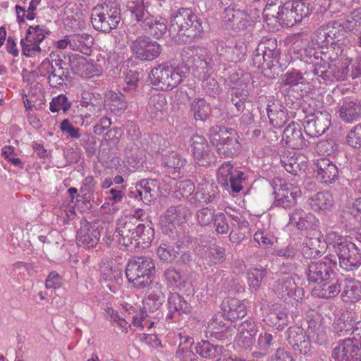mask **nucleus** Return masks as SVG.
<instances>
[{"label": "nucleus", "mask_w": 361, "mask_h": 361, "mask_svg": "<svg viewBox=\"0 0 361 361\" xmlns=\"http://www.w3.org/2000/svg\"><path fill=\"white\" fill-rule=\"evenodd\" d=\"M282 142L285 146L294 149H302L310 145V141L302 133L300 126L293 121L284 129Z\"/></svg>", "instance_id": "412c9836"}, {"label": "nucleus", "mask_w": 361, "mask_h": 361, "mask_svg": "<svg viewBox=\"0 0 361 361\" xmlns=\"http://www.w3.org/2000/svg\"><path fill=\"white\" fill-rule=\"evenodd\" d=\"M223 22L226 28L236 33L245 31L252 25L247 12L236 7L224 8Z\"/></svg>", "instance_id": "2eb2a0df"}, {"label": "nucleus", "mask_w": 361, "mask_h": 361, "mask_svg": "<svg viewBox=\"0 0 361 361\" xmlns=\"http://www.w3.org/2000/svg\"><path fill=\"white\" fill-rule=\"evenodd\" d=\"M71 70L73 73L82 78L99 76L102 72L100 65L82 56L74 58L71 61Z\"/></svg>", "instance_id": "393cba45"}, {"label": "nucleus", "mask_w": 361, "mask_h": 361, "mask_svg": "<svg viewBox=\"0 0 361 361\" xmlns=\"http://www.w3.org/2000/svg\"><path fill=\"white\" fill-rule=\"evenodd\" d=\"M221 308L224 314L231 321L243 318L247 314L245 304L234 298L224 300L221 304Z\"/></svg>", "instance_id": "e433bc0d"}, {"label": "nucleus", "mask_w": 361, "mask_h": 361, "mask_svg": "<svg viewBox=\"0 0 361 361\" xmlns=\"http://www.w3.org/2000/svg\"><path fill=\"white\" fill-rule=\"evenodd\" d=\"M179 235L178 229H171L168 233L169 241L162 243L157 248V253L161 261L167 263H173L174 257H176L175 252L176 245L173 244V238H177Z\"/></svg>", "instance_id": "ea45409f"}, {"label": "nucleus", "mask_w": 361, "mask_h": 361, "mask_svg": "<svg viewBox=\"0 0 361 361\" xmlns=\"http://www.w3.org/2000/svg\"><path fill=\"white\" fill-rule=\"evenodd\" d=\"M49 34V30L43 25L30 26L25 35V38L28 42H35L39 44Z\"/></svg>", "instance_id": "69168bd1"}, {"label": "nucleus", "mask_w": 361, "mask_h": 361, "mask_svg": "<svg viewBox=\"0 0 361 361\" xmlns=\"http://www.w3.org/2000/svg\"><path fill=\"white\" fill-rule=\"evenodd\" d=\"M267 275L265 269H252L247 272V283L251 289L257 290Z\"/></svg>", "instance_id": "338daca9"}, {"label": "nucleus", "mask_w": 361, "mask_h": 361, "mask_svg": "<svg viewBox=\"0 0 361 361\" xmlns=\"http://www.w3.org/2000/svg\"><path fill=\"white\" fill-rule=\"evenodd\" d=\"M293 2L294 3V19H295L296 23L298 24L300 23L302 20L309 18L310 14L312 13L313 6L310 3L306 1L293 0Z\"/></svg>", "instance_id": "052dcab7"}, {"label": "nucleus", "mask_w": 361, "mask_h": 361, "mask_svg": "<svg viewBox=\"0 0 361 361\" xmlns=\"http://www.w3.org/2000/svg\"><path fill=\"white\" fill-rule=\"evenodd\" d=\"M149 5L145 0H137V29L141 28L150 35L159 39L164 36L167 30L166 20H159L148 12L147 8Z\"/></svg>", "instance_id": "423d86ee"}, {"label": "nucleus", "mask_w": 361, "mask_h": 361, "mask_svg": "<svg viewBox=\"0 0 361 361\" xmlns=\"http://www.w3.org/2000/svg\"><path fill=\"white\" fill-rule=\"evenodd\" d=\"M181 56L187 65L192 69L196 78L204 77L212 68V60L209 50L202 47L190 46L184 48Z\"/></svg>", "instance_id": "39448f33"}, {"label": "nucleus", "mask_w": 361, "mask_h": 361, "mask_svg": "<svg viewBox=\"0 0 361 361\" xmlns=\"http://www.w3.org/2000/svg\"><path fill=\"white\" fill-rule=\"evenodd\" d=\"M246 51L247 47L243 42H235L227 47L224 59L228 61L237 62L242 59Z\"/></svg>", "instance_id": "0e129e2a"}, {"label": "nucleus", "mask_w": 361, "mask_h": 361, "mask_svg": "<svg viewBox=\"0 0 361 361\" xmlns=\"http://www.w3.org/2000/svg\"><path fill=\"white\" fill-rule=\"evenodd\" d=\"M350 61L347 59H342L338 58L334 51L331 53V59L328 60L324 68L319 70L317 76L322 78L324 80L343 81L347 79L349 74Z\"/></svg>", "instance_id": "9b49d317"}, {"label": "nucleus", "mask_w": 361, "mask_h": 361, "mask_svg": "<svg viewBox=\"0 0 361 361\" xmlns=\"http://www.w3.org/2000/svg\"><path fill=\"white\" fill-rule=\"evenodd\" d=\"M224 314H215L208 326L211 336L222 342H228L231 340L235 328L232 326L231 320L225 318Z\"/></svg>", "instance_id": "f3484780"}, {"label": "nucleus", "mask_w": 361, "mask_h": 361, "mask_svg": "<svg viewBox=\"0 0 361 361\" xmlns=\"http://www.w3.org/2000/svg\"><path fill=\"white\" fill-rule=\"evenodd\" d=\"M169 32L178 44H190L202 37L201 19L190 8H180L170 16Z\"/></svg>", "instance_id": "f257e3e1"}, {"label": "nucleus", "mask_w": 361, "mask_h": 361, "mask_svg": "<svg viewBox=\"0 0 361 361\" xmlns=\"http://www.w3.org/2000/svg\"><path fill=\"white\" fill-rule=\"evenodd\" d=\"M229 85L231 86V94L236 95L241 98H248L250 92L252 88V76L248 73H233L229 77Z\"/></svg>", "instance_id": "b1692460"}, {"label": "nucleus", "mask_w": 361, "mask_h": 361, "mask_svg": "<svg viewBox=\"0 0 361 361\" xmlns=\"http://www.w3.org/2000/svg\"><path fill=\"white\" fill-rule=\"evenodd\" d=\"M103 102L104 105L116 115H121L127 106L124 96L120 92L113 91H108L106 93Z\"/></svg>", "instance_id": "49530a36"}, {"label": "nucleus", "mask_w": 361, "mask_h": 361, "mask_svg": "<svg viewBox=\"0 0 361 361\" xmlns=\"http://www.w3.org/2000/svg\"><path fill=\"white\" fill-rule=\"evenodd\" d=\"M336 262L331 260H314L310 262L305 269L307 281L311 283L320 284L333 277Z\"/></svg>", "instance_id": "f8f14e48"}, {"label": "nucleus", "mask_w": 361, "mask_h": 361, "mask_svg": "<svg viewBox=\"0 0 361 361\" xmlns=\"http://www.w3.org/2000/svg\"><path fill=\"white\" fill-rule=\"evenodd\" d=\"M154 236V231L150 221L137 226V247L145 249L150 246Z\"/></svg>", "instance_id": "5fc2aeb1"}, {"label": "nucleus", "mask_w": 361, "mask_h": 361, "mask_svg": "<svg viewBox=\"0 0 361 361\" xmlns=\"http://www.w3.org/2000/svg\"><path fill=\"white\" fill-rule=\"evenodd\" d=\"M279 345L276 332L264 331L259 334L254 347L257 349L266 350L269 354Z\"/></svg>", "instance_id": "6e6d98bb"}, {"label": "nucleus", "mask_w": 361, "mask_h": 361, "mask_svg": "<svg viewBox=\"0 0 361 361\" xmlns=\"http://www.w3.org/2000/svg\"><path fill=\"white\" fill-rule=\"evenodd\" d=\"M186 164V160L176 152H168L163 157L162 166L166 172L172 176L173 179L180 177V169Z\"/></svg>", "instance_id": "473e14b6"}, {"label": "nucleus", "mask_w": 361, "mask_h": 361, "mask_svg": "<svg viewBox=\"0 0 361 361\" xmlns=\"http://www.w3.org/2000/svg\"><path fill=\"white\" fill-rule=\"evenodd\" d=\"M280 161L285 170L293 176L305 173L307 168V157L293 151L283 152L280 155Z\"/></svg>", "instance_id": "6ab92c4d"}, {"label": "nucleus", "mask_w": 361, "mask_h": 361, "mask_svg": "<svg viewBox=\"0 0 361 361\" xmlns=\"http://www.w3.org/2000/svg\"><path fill=\"white\" fill-rule=\"evenodd\" d=\"M149 78L152 84L165 91L172 90L182 81L179 72L168 64H160L153 68Z\"/></svg>", "instance_id": "1a4fd4ad"}, {"label": "nucleus", "mask_w": 361, "mask_h": 361, "mask_svg": "<svg viewBox=\"0 0 361 361\" xmlns=\"http://www.w3.org/2000/svg\"><path fill=\"white\" fill-rule=\"evenodd\" d=\"M339 116L345 123H353L361 118V102L357 99H345L339 109Z\"/></svg>", "instance_id": "f704fd0d"}, {"label": "nucleus", "mask_w": 361, "mask_h": 361, "mask_svg": "<svg viewBox=\"0 0 361 361\" xmlns=\"http://www.w3.org/2000/svg\"><path fill=\"white\" fill-rule=\"evenodd\" d=\"M163 276L164 281L169 286L179 288L182 286L183 279L181 273L173 267L166 269Z\"/></svg>", "instance_id": "774afa93"}, {"label": "nucleus", "mask_w": 361, "mask_h": 361, "mask_svg": "<svg viewBox=\"0 0 361 361\" xmlns=\"http://www.w3.org/2000/svg\"><path fill=\"white\" fill-rule=\"evenodd\" d=\"M356 337L341 340L332 352L335 361H360L361 352Z\"/></svg>", "instance_id": "dca6fc26"}, {"label": "nucleus", "mask_w": 361, "mask_h": 361, "mask_svg": "<svg viewBox=\"0 0 361 361\" xmlns=\"http://www.w3.org/2000/svg\"><path fill=\"white\" fill-rule=\"evenodd\" d=\"M209 132L210 142L221 158H232L240 152L241 145L234 129L214 126Z\"/></svg>", "instance_id": "7ed1b4c3"}, {"label": "nucleus", "mask_w": 361, "mask_h": 361, "mask_svg": "<svg viewBox=\"0 0 361 361\" xmlns=\"http://www.w3.org/2000/svg\"><path fill=\"white\" fill-rule=\"evenodd\" d=\"M286 338L288 344L294 352L303 356L306 360L313 356L314 347L311 344V340L319 345L326 341V336L319 328L312 329L308 327L307 331L299 326H291L286 331Z\"/></svg>", "instance_id": "f03ea898"}, {"label": "nucleus", "mask_w": 361, "mask_h": 361, "mask_svg": "<svg viewBox=\"0 0 361 361\" xmlns=\"http://www.w3.org/2000/svg\"><path fill=\"white\" fill-rule=\"evenodd\" d=\"M267 111L270 124L275 128H281L289 119L287 109L279 103L269 102Z\"/></svg>", "instance_id": "4c0bfd02"}, {"label": "nucleus", "mask_w": 361, "mask_h": 361, "mask_svg": "<svg viewBox=\"0 0 361 361\" xmlns=\"http://www.w3.org/2000/svg\"><path fill=\"white\" fill-rule=\"evenodd\" d=\"M324 243L319 238H306L302 244V253L305 258H315L324 252Z\"/></svg>", "instance_id": "3c124183"}, {"label": "nucleus", "mask_w": 361, "mask_h": 361, "mask_svg": "<svg viewBox=\"0 0 361 361\" xmlns=\"http://www.w3.org/2000/svg\"><path fill=\"white\" fill-rule=\"evenodd\" d=\"M163 296L157 295L154 294L149 293L147 298L142 301V307L140 309V317L139 323H137V326H140L142 329L145 328V326H148L149 328L153 327L154 325V322H151L147 319V312H154L158 310L159 307L162 305Z\"/></svg>", "instance_id": "a878e982"}, {"label": "nucleus", "mask_w": 361, "mask_h": 361, "mask_svg": "<svg viewBox=\"0 0 361 361\" xmlns=\"http://www.w3.org/2000/svg\"><path fill=\"white\" fill-rule=\"evenodd\" d=\"M155 266L150 257L137 256V276L153 277Z\"/></svg>", "instance_id": "680f3d73"}, {"label": "nucleus", "mask_w": 361, "mask_h": 361, "mask_svg": "<svg viewBox=\"0 0 361 361\" xmlns=\"http://www.w3.org/2000/svg\"><path fill=\"white\" fill-rule=\"evenodd\" d=\"M120 20V8L116 1L106 0L92 9L91 23L98 31L109 32L117 27Z\"/></svg>", "instance_id": "20e7f679"}, {"label": "nucleus", "mask_w": 361, "mask_h": 361, "mask_svg": "<svg viewBox=\"0 0 361 361\" xmlns=\"http://www.w3.org/2000/svg\"><path fill=\"white\" fill-rule=\"evenodd\" d=\"M97 97L99 98H97L94 94L87 91L82 92L80 105L87 111L85 115V118H89L92 116H99L102 112L104 106L103 99L99 94Z\"/></svg>", "instance_id": "c9c22d12"}, {"label": "nucleus", "mask_w": 361, "mask_h": 361, "mask_svg": "<svg viewBox=\"0 0 361 361\" xmlns=\"http://www.w3.org/2000/svg\"><path fill=\"white\" fill-rule=\"evenodd\" d=\"M217 179L219 184L233 192H239L243 189L242 181L245 180V173L234 170L231 161H226L218 169Z\"/></svg>", "instance_id": "ddd939ff"}, {"label": "nucleus", "mask_w": 361, "mask_h": 361, "mask_svg": "<svg viewBox=\"0 0 361 361\" xmlns=\"http://www.w3.org/2000/svg\"><path fill=\"white\" fill-rule=\"evenodd\" d=\"M314 170L317 178L324 184L334 183L338 178V169L336 165L326 158L317 159L314 163Z\"/></svg>", "instance_id": "5701e85b"}, {"label": "nucleus", "mask_w": 361, "mask_h": 361, "mask_svg": "<svg viewBox=\"0 0 361 361\" xmlns=\"http://www.w3.org/2000/svg\"><path fill=\"white\" fill-rule=\"evenodd\" d=\"M339 221L343 228L347 231H351L360 227L357 214L349 204L341 211Z\"/></svg>", "instance_id": "864d4df0"}, {"label": "nucleus", "mask_w": 361, "mask_h": 361, "mask_svg": "<svg viewBox=\"0 0 361 361\" xmlns=\"http://www.w3.org/2000/svg\"><path fill=\"white\" fill-rule=\"evenodd\" d=\"M168 309L166 318L176 321L181 314L190 313L192 306L179 294L171 293L168 298Z\"/></svg>", "instance_id": "c756f323"}, {"label": "nucleus", "mask_w": 361, "mask_h": 361, "mask_svg": "<svg viewBox=\"0 0 361 361\" xmlns=\"http://www.w3.org/2000/svg\"><path fill=\"white\" fill-rule=\"evenodd\" d=\"M190 237L182 228H179V235L173 238V244L176 245L173 263L178 265H189L192 262V253L188 250Z\"/></svg>", "instance_id": "4be33fe9"}, {"label": "nucleus", "mask_w": 361, "mask_h": 361, "mask_svg": "<svg viewBox=\"0 0 361 361\" xmlns=\"http://www.w3.org/2000/svg\"><path fill=\"white\" fill-rule=\"evenodd\" d=\"M99 238V231L97 228H90L87 224L82 226L77 234L78 244L87 248L95 246Z\"/></svg>", "instance_id": "c03bdc74"}, {"label": "nucleus", "mask_w": 361, "mask_h": 361, "mask_svg": "<svg viewBox=\"0 0 361 361\" xmlns=\"http://www.w3.org/2000/svg\"><path fill=\"white\" fill-rule=\"evenodd\" d=\"M190 111L196 121H206L210 114L211 107L203 98H195L190 104Z\"/></svg>", "instance_id": "13d9d810"}, {"label": "nucleus", "mask_w": 361, "mask_h": 361, "mask_svg": "<svg viewBox=\"0 0 361 361\" xmlns=\"http://www.w3.org/2000/svg\"><path fill=\"white\" fill-rule=\"evenodd\" d=\"M252 63L255 67L260 69L264 75L268 77H274V75H278L280 71L279 59H272L271 56H266L264 54L257 53L255 51V54L252 57Z\"/></svg>", "instance_id": "2f4dec72"}, {"label": "nucleus", "mask_w": 361, "mask_h": 361, "mask_svg": "<svg viewBox=\"0 0 361 361\" xmlns=\"http://www.w3.org/2000/svg\"><path fill=\"white\" fill-rule=\"evenodd\" d=\"M196 353L204 358L213 359L219 357L226 350L222 345H213L208 341L199 342L195 347Z\"/></svg>", "instance_id": "09e8293b"}, {"label": "nucleus", "mask_w": 361, "mask_h": 361, "mask_svg": "<svg viewBox=\"0 0 361 361\" xmlns=\"http://www.w3.org/2000/svg\"><path fill=\"white\" fill-rule=\"evenodd\" d=\"M318 220L311 213H305L302 209H295L289 215L288 225L293 226L299 230H308L317 226Z\"/></svg>", "instance_id": "72a5a7b5"}, {"label": "nucleus", "mask_w": 361, "mask_h": 361, "mask_svg": "<svg viewBox=\"0 0 361 361\" xmlns=\"http://www.w3.org/2000/svg\"><path fill=\"white\" fill-rule=\"evenodd\" d=\"M306 114L304 118V130L310 137H318L323 135L331 125V115L326 111L314 110L308 111L302 106Z\"/></svg>", "instance_id": "6e6552de"}, {"label": "nucleus", "mask_w": 361, "mask_h": 361, "mask_svg": "<svg viewBox=\"0 0 361 361\" xmlns=\"http://www.w3.org/2000/svg\"><path fill=\"white\" fill-rule=\"evenodd\" d=\"M341 298L345 302H358L361 299V283L360 281L354 279H346Z\"/></svg>", "instance_id": "603ef678"}, {"label": "nucleus", "mask_w": 361, "mask_h": 361, "mask_svg": "<svg viewBox=\"0 0 361 361\" xmlns=\"http://www.w3.org/2000/svg\"><path fill=\"white\" fill-rule=\"evenodd\" d=\"M166 104V99L164 94H156L152 95L149 98L146 109L149 118L156 121L161 120L163 116V110Z\"/></svg>", "instance_id": "de8ad7c7"}, {"label": "nucleus", "mask_w": 361, "mask_h": 361, "mask_svg": "<svg viewBox=\"0 0 361 361\" xmlns=\"http://www.w3.org/2000/svg\"><path fill=\"white\" fill-rule=\"evenodd\" d=\"M226 260L225 249L219 245H213L207 247L204 261L207 264H220Z\"/></svg>", "instance_id": "bf43d9fd"}, {"label": "nucleus", "mask_w": 361, "mask_h": 361, "mask_svg": "<svg viewBox=\"0 0 361 361\" xmlns=\"http://www.w3.org/2000/svg\"><path fill=\"white\" fill-rule=\"evenodd\" d=\"M203 75L204 77H197L199 80L202 81V87L203 90L210 97L216 98L221 92L218 82L215 78L211 77L208 72Z\"/></svg>", "instance_id": "e2e57ef3"}, {"label": "nucleus", "mask_w": 361, "mask_h": 361, "mask_svg": "<svg viewBox=\"0 0 361 361\" xmlns=\"http://www.w3.org/2000/svg\"><path fill=\"white\" fill-rule=\"evenodd\" d=\"M217 192L218 188L216 185L204 179L202 183L198 184L197 191L192 197L193 202H191L195 206L207 204L214 201Z\"/></svg>", "instance_id": "bb28decb"}, {"label": "nucleus", "mask_w": 361, "mask_h": 361, "mask_svg": "<svg viewBox=\"0 0 361 361\" xmlns=\"http://www.w3.org/2000/svg\"><path fill=\"white\" fill-rule=\"evenodd\" d=\"M190 209L185 205L179 204L170 207L164 213V217L169 224V229H177L174 226L173 221H186L191 216Z\"/></svg>", "instance_id": "79ce46f5"}, {"label": "nucleus", "mask_w": 361, "mask_h": 361, "mask_svg": "<svg viewBox=\"0 0 361 361\" xmlns=\"http://www.w3.org/2000/svg\"><path fill=\"white\" fill-rule=\"evenodd\" d=\"M70 48L85 54H89L93 44V38L91 35L83 34L71 35Z\"/></svg>", "instance_id": "8fccbe9b"}, {"label": "nucleus", "mask_w": 361, "mask_h": 361, "mask_svg": "<svg viewBox=\"0 0 361 361\" xmlns=\"http://www.w3.org/2000/svg\"><path fill=\"white\" fill-rule=\"evenodd\" d=\"M39 71L42 73L46 71L49 74L48 81L51 87L59 88L63 85L65 72L59 61H56L53 64L49 60H44L40 65Z\"/></svg>", "instance_id": "7c9ffc66"}, {"label": "nucleus", "mask_w": 361, "mask_h": 361, "mask_svg": "<svg viewBox=\"0 0 361 361\" xmlns=\"http://www.w3.org/2000/svg\"><path fill=\"white\" fill-rule=\"evenodd\" d=\"M330 59L331 53L329 51H317L312 47H308L304 50L303 60L307 63H312L314 66L312 73L314 75L318 74L319 70L324 68L322 66H324Z\"/></svg>", "instance_id": "58836bf2"}, {"label": "nucleus", "mask_w": 361, "mask_h": 361, "mask_svg": "<svg viewBox=\"0 0 361 361\" xmlns=\"http://www.w3.org/2000/svg\"><path fill=\"white\" fill-rule=\"evenodd\" d=\"M310 209L316 212L330 210L334 204L332 194L329 191L319 192L308 199Z\"/></svg>", "instance_id": "a19ab883"}, {"label": "nucleus", "mask_w": 361, "mask_h": 361, "mask_svg": "<svg viewBox=\"0 0 361 361\" xmlns=\"http://www.w3.org/2000/svg\"><path fill=\"white\" fill-rule=\"evenodd\" d=\"M336 272L334 276H330L319 285V288L314 290L315 294L321 298H333L341 291V283L336 278Z\"/></svg>", "instance_id": "37998d69"}, {"label": "nucleus", "mask_w": 361, "mask_h": 361, "mask_svg": "<svg viewBox=\"0 0 361 361\" xmlns=\"http://www.w3.org/2000/svg\"><path fill=\"white\" fill-rule=\"evenodd\" d=\"M334 247L341 268L346 271H354L361 266V250L355 244L341 239L335 243Z\"/></svg>", "instance_id": "0eeeda50"}, {"label": "nucleus", "mask_w": 361, "mask_h": 361, "mask_svg": "<svg viewBox=\"0 0 361 361\" xmlns=\"http://www.w3.org/2000/svg\"><path fill=\"white\" fill-rule=\"evenodd\" d=\"M276 206L290 208L296 204L297 198L301 195L300 188L293 183H284L280 188L274 189Z\"/></svg>", "instance_id": "aec40b11"}, {"label": "nucleus", "mask_w": 361, "mask_h": 361, "mask_svg": "<svg viewBox=\"0 0 361 361\" xmlns=\"http://www.w3.org/2000/svg\"><path fill=\"white\" fill-rule=\"evenodd\" d=\"M293 5V0H268L264 11L282 27H290L297 24L294 19Z\"/></svg>", "instance_id": "9d476101"}, {"label": "nucleus", "mask_w": 361, "mask_h": 361, "mask_svg": "<svg viewBox=\"0 0 361 361\" xmlns=\"http://www.w3.org/2000/svg\"><path fill=\"white\" fill-rule=\"evenodd\" d=\"M267 324L279 331L283 330L289 324L288 312L284 310H273L265 319Z\"/></svg>", "instance_id": "4d7b16f0"}, {"label": "nucleus", "mask_w": 361, "mask_h": 361, "mask_svg": "<svg viewBox=\"0 0 361 361\" xmlns=\"http://www.w3.org/2000/svg\"><path fill=\"white\" fill-rule=\"evenodd\" d=\"M160 54V46L149 37H140L137 39V59L141 61H152Z\"/></svg>", "instance_id": "c85d7f7f"}, {"label": "nucleus", "mask_w": 361, "mask_h": 361, "mask_svg": "<svg viewBox=\"0 0 361 361\" xmlns=\"http://www.w3.org/2000/svg\"><path fill=\"white\" fill-rule=\"evenodd\" d=\"M191 147L194 160L197 165L208 167L216 163L217 159L203 136H192Z\"/></svg>", "instance_id": "4468645a"}, {"label": "nucleus", "mask_w": 361, "mask_h": 361, "mask_svg": "<svg viewBox=\"0 0 361 361\" xmlns=\"http://www.w3.org/2000/svg\"><path fill=\"white\" fill-rule=\"evenodd\" d=\"M356 312L353 310L343 311L334 324V331L338 336L348 334L353 329Z\"/></svg>", "instance_id": "a18cd8bd"}, {"label": "nucleus", "mask_w": 361, "mask_h": 361, "mask_svg": "<svg viewBox=\"0 0 361 361\" xmlns=\"http://www.w3.org/2000/svg\"><path fill=\"white\" fill-rule=\"evenodd\" d=\"M258 326L251 318L241 322L237 329V344L245 350H252L256 343Z\"/></svg>", "instance_id": "a211bd4d"}, {"label": "nucleus", "mask_w": 361, "mask_h": 361, "mask_svg": "<svg viewBox=\"0 0 361 361\" xmlns=\"http://www.w3.org/2000/svg\"><path fill=\"white\" fill-rule=\"evenodd\" d=\"M272 290L278 298L286 301L288 298L297 296V293L302 292V288H298L292 277H285L275 281Z\"/></svg>", "instance_id": "cd10ccee"}]
</instances>
